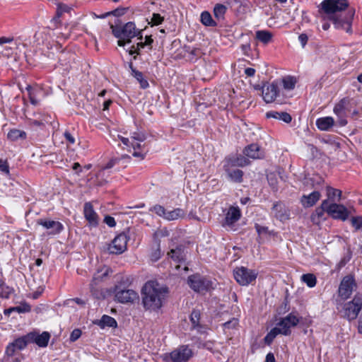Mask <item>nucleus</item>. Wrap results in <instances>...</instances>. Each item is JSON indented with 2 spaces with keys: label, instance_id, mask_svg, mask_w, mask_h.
<instances>
[{
  "label": "nucleus",
  "instance_id": "obj_1",
  "mask_svg": "<svg viewBox=\"0 0 362 362\" xmlns=\"http://www.w3.org/2000/svg\"><path fill=\"white\" fill-rule=\"evenodd\" d=\"M348 6L347 0H324L321 3L322 10L333 21L335 28L351 33L354 11H349L346 14L341 13Z\"/></svg>",
  "mask_w": 362,
  "mask_h": 362
},
{
  "label": "nucleus",
  "instance_id": "obj_12",
  "mask_svg": "<svg viewBox=\"0 0 362 362\" xmlns=\"http://www.w3.org/2000/svg\"><path fill=\"white\" fill-rule=\"evenodd\" d=\"M349 99L347 98H342L338 103H337L334 107V112L338 117L339 124L341 127L345 126L347 124L346 119V112L349 111L347 107L349 105Z\"/></svg>",
  "mask_w": 362,
  "mask_h": 362
},
{
  "label": "nucleus",
  "instance_id": "obj_38",
  "mask_svg": "<svg viewBox=\"0 0 362 362\" xmlns=\"http://www.w3.org/2000/svg\"><path fill=\"white\" fill-rule=\"evenodd\" d=\"M280 334L281 331H279V328H277L276 327H274L264 337V342L267 344L269 345L274 341L275 337Z\"/></svg>",
  "mask_w": 362,
  "mask_h": 362
},
{
  "label": "nucleus",
  "instance_id": "obj_51",
  "mask_svg": "<svg viewBox=\"0 0 362 362\" xmlns=\"http://www.w3.org/2000/svg\"><path fill=\"white\" fill-rule=\"evenodd\" d=\"M104 222L110 227H114L116 225L115 218L110 216H106L105 217Z\"/></svg>",
  "mask_w": 362,
  "mask_h": 362
},
{
  "label": "nucleus",
  "instance_id": "obj_36",
  "mask_svg": "<svg viewBox=\"0 0 362 362\" xmlns=\"http://www.w3.org/2000/svg\"><path fill=\"white\" fill-rule=\"evenodd\" d=\"M201 22L206 26H216V23L213 20L211 15L208 11H204L201 14Z\"/></svg>",
  "mask_w": 362,
  "mask_h": 362
},
{
  "label": "nucleus",
  "instance_id": "obj_60",
  "mask_svg": "<svg viewBox=\"0 0 362 362\" xmlns=\"http://www.w3.org/2000/svg\"><path fill=\"white\" fill-rule=\"evenodd\" d=\"M117 160V159H112V160H110L106 164V165L104 167V169H110V168H112L115 165Z\"/></svg>",
  "mask_w": 362,
  "mask_h": 362
},
{
  "label": "nucleus",
  "instance_id": "obj_19",
  "mask_svg": "<svg viewBox=\"0 0 362 362\" xmlns=\"http://www.w3.org/2000/svg\"><path fill=\"white\" fill-rule=\"evenodd\" d=\"M138 39L141 41L139 42L136 46L133 45L131 49L129 51L130 55H133L134 54H139L141 49L147 48L148 50L152 49L153 40L152 39L151 35H146L144 38V41H142V35H140Z\"/></svg>",
  "mask_w": 362,
  "mask_h": 362
},
{
  "label": "nucleus",
  "instance_id": "obj_27",
  "mask_svg": "<svg viewBox=\"0 0 362 362\" xmlns=\"http://www.w3.org/2000/svg\"><path fill=\"white\" fill-rule=\"evenodd\" d=\"M226 163L231 167H244L250 164L249 160L242 155L236 157H230L226 159Z\"/></svg>",
  "mask_w": 362,
  "mask_h": 362
},
{
  "label": "nucleus",
  "instance_id": "obj_59",
  "mask_svg": "<svg viewBox=\"0 0 362 362\" xmlns=\"http://www.w3.org/2000/svg\"><path fill=\"white\" fill-rule=\"evenodd\" d=\"M255 228L257 230V232L259 234L267 233V227L261 226L257 225V224L255 226Z\"/></svg>",
  "mask_w": 362,
  "mask_h": 362
},
{
  "label": "nucleus",
  "instance_id": "obj_42",
  "mask_svg": "<svg viewBox=\"0 0 362 362\" xmlns=\"http://www.w3.org/2000/svg\"><path fill=\"white\" fill-rule=\"evenodd\" d=\"M238 326V320L233 317L232 320L223 324V330L226 333L227 330L235 329Z\"/></svg>",
  "mask_w": 362,
  "mask_h": 362
},
{
  "label": "nucleus",
  "instance_id": "obj_10",
  "mask_svg": "<svg viewBox=\"0 0 362 362\" xmlns=\"http://www.w3.org/2000/svg\"><path fill=\"white\" fill-rule=\"evenodd\" d=\"M192 354L193 352L188 346L182 345L170 352L169 356L173 362H187Z\"/></svg>",
  "mask_w": 362,
  "mask_h": 362
},
{
  "label": "nucleus",
  "instance_id": "obj_14",
  "mask_svg": "<svg viewBox=\"0 0 362 362\" xmlns=\"http://www.w3.org/2000/svg\"><path fill=\"white\" fill-rule=\"evenodd\" d=\"M327 214L334 219L345 221L349 216L348 209L342 204H329Z\"/></svg>",
  "mask_w": 362,
  "mask_h": 362
},
{
  "label": "nucleus",
  "instance_id": "obj_2",
  "mask_svg": "<svg viewBox=\"0 0 362 362\" xmlns=\"http://www.w3.org/2000/svg\"><path fill=\"white\" fill-rule=\"evenodd\" d=\"M168 288L157 281H150L142 288V303L146 309L156 310L160 308Z\"/></svg>",
  "mask_w": 362,
  "mask_h": 362
},
{
  "label": "nucleus",
  "instance_id": "obj_64",
  "mask_svg": "<svg viewBox=\"0 0 362 362\" xmlns=\"http://www.w3.org/2000/svg\"><path fill=\"white\" fill-rule=\"evenodd\" d=\"M126 43H128L127 38H119V40L117 41V45L119 47L124 46Z\"/></svg>",
  "mask_w": 362,
  "mask_h": 362
},
{
  "label": "nucleus",
  "instance_id": "obj_15",
  "mask_svg": "<svg viewBox=\"0 0 362 362\" xmlns=\"http://www.w3.org/2000/svg\"><path fill=\"white\" fill-rule=\"evenodd\" d=\"M27 338L30 344L35 343L40 347H46L50 339V334L47 332H43L41 334L31 332L27 334Z\"/></svg>",
  "mask_w": 362,
  "mask_h": 362
},
{
  "label": "nucleus",
  "instance_id": "obj_23",
  "mask_svg": "<svg viewBox=\"0 0 362 362\" xmlns=\"http://www.w3.org/2000/svg\"><path fill=\"white\" fill-rule=\"evenodd\" d=\"M240 216L241 213L239 208L230 206L226 215L225 224L232 226L240 218Z\"/></svg>",
  "mask_w": 362,
  "mask_h": 362
},
{
  "label": "nucleus",
  "instance_id": "obj_24",
  "mask_svg": "<svg viewBox=\"0 0 362 362\" xmlns=\"http://www.w3.org/2000/svg\"><path fill=\"white\" fill-rule=\"evenodd\" d=\"M83 213L86 219L93 226H96L98 223V217L97 214L93 210L92 204L87 202L84 204Z\"/></svg>",
  "mask_w": 362,
  "mask_h": 362
},
{
  "label": "nucleus",
  "instance_id": "obj_4",
  "mask_svg": "<svg viewBox=\"0 0 362 362\" xmlns=\"http://www.w3.org/2000/svg\"><path fill=\"white\" fill-rule=\"evenodd\" d=\"M187 284L194 291L197 293L208 292L213 288V282L199 274L189 276Z\"/></svg>",
  "mask_w": 362,
  "mask_h": 362
},
{
  "label": "nucleus",
  "instance_id": "obj_26",
  "mask_svg": "<svg viewBox=\"0 0 362 362\" xmlns=\"http://www.w3.org/2000/svg\"><path fill=\"white\" fill-rule=\"evenodd\" d=\"M230 165H228V164H224V170L227 173V175L229 179L234 182H243V172L239 169L230 170Z\"/></svg>",
  "mask_w": 362,
  "mask_h": 362
},
{
  "label": "nucleus",
  "instance_id": "obj_46",
  "mask_svg": "<svg viewBox=\"0 0 362 362\" xmlns=\"http://www.w3.org/2000/svg\"><path fill=\"white\" fill-rule=\"evenodd\" d=\"M163 21V17L159 13H153L151 18V21L148 23L151 25H158Z\"/></svg>",
  "mask_w": 362,
  "mask_h": 362
},
{
  "label": "nucleus",
  "instance_id": "obj_20",
  "mask_svg": "<svg viewBox=\"0 0 362 362\" xmlns=\"http://www.w3.org/2000/svg\"><path fill=\"white\" fill-rule=\"evenodd\" d=\"M130 139L131 146L135 150V151L133 153V156L134 157H138L140 158L141 159H144L145 153H143L141 152H137L136 151V149L141 148V142L144 141L146 139V136L142 133L134 132Z\"/></svg>",
  "mask_w": 362,
  "mask_h": 362
},
{
  "label": "nucleus",
  "instance_id": "obj_28",
  "mask_svg": "<svg viewBox=\"0 0 362 362\" xmlns=\"http://www.w3.org/2000/svg\"><path fill=\"white\" fill-rule=\"evenodd\" d=\"M94 324L98 325L102 329H104L105 327L115 328L117 326L115 318L107 315H103L100 320L94 321Z\"/></svg>",
  "mask_w": 362,
  "mask_h": 362
},
{
  "label": "nucleus",
  "instance_id": "obj_13",
  "mask_svg": "<svg viewBox=\"0 0 362 362\" xmlns=\"http://www.w3.org/2000/svg\"><path fill=\"white\" fill-rule=\"evenodd\" d=\"M298 322L299 319L293 313H290L277 324L276 327L281 331V334L287 336L291 334L290 328L296 326Z\"/></svg>",
  "mask_w": 362,
  "mask_h": 362
},
{
  "label": "nucleus",
  "instance_id": "obj_17",
  "mask_svg": "<svg viewBox=\"0 0 362 362\" xmlns=\"http://www.w3.org/2000/svg\"><path fill=\"white\" fill-rule=\"evenodd\" d=\"M28 344L30 341H28L27 334L19 337L7 346L6 354L11 356L16 351L23 350Z\"/></svg>",
  "mask_w": 362,
  "mask_h": 362
},
{
  "label": "nucleus",
  "instance_id": "obj_25",
  "mask_svg": "<svg viewBox=\"0 0 362 362\" xmlns=\"http://www.w3.org/2000/svg\"><path fill=\"white\" fill-rule=\"evenodd\" d=\"M321 194L318 191H314L308 195H303L300 202L304 207H311L314 206L320 199Z\"/></svg>",
  "mask_w": 362,
  "mask_h": 362
},
{
  "label": "nucleus",
  "instance_id": "obj_50",
  "mask_svg": "<svg viewBox=\"0 0 362 362\" xmlns=\"http://www.w3.org/2000/svg\"><path fill=\"white\" fill-rule=\"evenodd\" d=\"M267 180L270 186L272 187L274 189H276L277 180L275 177L274 175H270L267 176Z\"/></svg>",
  "mask_w": 362,
  "mask_h": 362
},
{
  "label": "nucleus",
  "instance_id": "obj_47",
  "mask_svg": "<svg viewBox=\"0 0 362 362\" xmlns=\"http://www.w3.org/2000/svg\"><path fill=\"white\" fill-rule=\"evenodd\" d=\"M74 57V54L72 53H69V52H63L61 54L60 57H59V62H61L62 65V66H66L67 64L69 62H66L67 59H72Z\"/></svg>",
  "mask_w": 362,
  "mask_h": 362
},
{
  "label": "nucleus",
  "instance_id": "obj_6",
  "mask_svg": "<svg viewBox=\"0 0 362 362\" xmlns=\"http://www.w3.org/2000/svg\"><path fill=\"white\" fill-rule=\"evenodd\" d=\"M255 270L245 267H238L233 271V276L236 281L241 286H248L255 281L257 277Z\"/></svg>",
  "mask_w": 362,
  "mask_h": 362
},
{
  "label": "nucleus",
  "instance_id": "obj_49",
  "mask_svg": "<svg viewBox=\"0 0 362 362\" xmlns=\"http://www.w3.org/2000/svg\"><path fill=\"white\" fill-rule=\"evenodd\" d=\"M0 170L6 174L9 173V168L6 160L0 159Z\"/></svg>",
  "mask_w": 362,
  "mask_h": 362
},
{
  "label": "nucleus",
  "instance_id": "obj_40",
  "mask_svg": "<svg viewBox=\"0 0 362 362\" xmlns=\"http://www.w3.org/2000/svg\"><path fill=\"white\" fill-rule=\"evenodd\" d=\"M226 10L227 8L226 6L223 4H216L214 8V14L216 18L221 19L223 18Z\"/></svg>",
  "mask_w": 362,
  "mask_h": 362
},
{
  "label": "nucleus",
  "instance_id": "obj_18",
  "mask_svg": "<svg viewBox=\"0 0 362 362\" xmlns=\"http://www.w3.org/2000/svg\"><path fill=\"white\" fill-rule=\"evenodd\" d=\"M37 224L48 230V233L50 235L58 234L64 228L63 225L60 222L50 219H39L37 220Z\"/></svg>",
  "mask_w": 362,
  "mask_h": 362
},
{
  "label": "nucleus",
  "instance_id": "obj_30",
  "mask_svg": "<svg viewBox=\"0 0 362 362\" xmlns=\"http://www.w3.org/2000/svg\"><path fill=\"white\" fill-rule=\"evenodd\" d=\"M266 116L267 118H274L282 120L286 123H290L292 119L290 114L286 112L269 111L266 113Z\"/></svg>",
  "mask_w": 362,
  "mask_h": 362
},
{
  "label": "nucleus",
  "instance_id": "obj_41",
  "mask_svg": "<svg viewBox=\"0 0 362 362\" xmlns=\"http://www.w3.org/2000/svg\"><path fill=\"white\" fill-rule=\"evenodd\" d=\"M12 288L4 284L0 281V297L4 298H8L12 293Z\"/></svg>",
  "mask_w": 362,
  "mask_h": 362
},
{
  "label": "nucleus",
  "instance_id": "obj_62",
  "mask_svg": "<svg viewBox=\"0 0 362 362\" xmlns=\"http://www.w3.org/2000/svg\"><path fill=\"white\" fill-rule=\"evenodd\" d=\"M265 362H275V358L272 353H269L267 355Z\"/></svg>",
  "mask_w": 362,
  "mask_h": 362
},
{
  "label": "nucleus",
  "instance_id": "obj_3",
  "mask_svg": "<svg viewBox=\"0 0 362 362\" xmlns=\"http://www.w3.org/2000/svg\"><path fill=\"white\" fill-rule=\"evenodd\" d=\"M361 310H362V294L357 293L352 300L343 305L342 316L349 321H352L356 319Z\"/></svg>",
  "mask_w": 362,
  "mask_h": 362
},
{
  "label": "nucleus",
  "instance_id": "obj_5",
  "mask_svg": "<svg viewBox=\"0 0 362 362\" xmlns=\"http://www.w3.org/2000/svg\"><path fill=\"white\" fill-rule=\"evenodd\" d=\"M110 28L115 37L117 38H127V42H131V38L141 34V31L136 28V25L133 22H128L123 26L111 25Z\"/></svg>",
  "mask_w": 362,
  "mask_h": 362
},
{
  "label": "nucleus",
  "instance_id": "obj_11",
  "mask_svg": "<svg viewBox=\"0 0 362 362\" xmlns=\"http://www.w3.org/2000/svg\"><path fill=\"white\" fill-rule=\"evenodd\" d=\"M115 298L121 303H133L139 298L136 292L132 289H122L119 286L115 288Z\"/></svg>",
  "mask_w": 362,
  "mask_h": 362
},
{
  "label": "nucleus",
  "instance_id": "obj_33",
  "mask_svg": "<svg viewBox=\"0 0 362 362\" xmlns=\"http://www.w3.org/2000/svg\"><path fill=\"white\" fill-rule=\"evenodd\" d=\"M26 136L27 134L25 132L17 129H11L7 134L8 139L11 141H17L18 139H25Z\"/></svg>",
  "mask_w": 362,
  "mask_h": 362
},
{
  "label": "nucleus",
  "instance_id": "obj_54",
  "mask_svg": "<svg viewBox=\"0 0 362 362\" xmlns=\"http://www.w3.org/2000/svg\"><path fill=\"white\" fill-rule=\"evenodd\" d=\"M64 136L66 139V140L70 144H74L75 143V139L74 137L72 136V134L66 131L64 133Z\"/></svg>",
  "mask_w": 362,
  "mask_h": 362
},
{
  "label": "nucleus",
  "instance_id": "obj_52",
  "mask_svg": "<svg viewBox=\"0 0 362 362\" xmlns=\"http://www.w3.org/2000/svg\"><path fill=\"white\" fill-rule=\"evenodd\" d=\"M202 347L211 351L214 352V342L211 341H207L203 343Z\"/></svg>",
  "mask_w": 362,
  "mask_h": 362
},
{
  "label": "nucleus",
  "instance_id": "obj_32",
  "mask_svg": "<svg viewBox=\"0 0 362 362\" xmlns=\"http://www.w3.org/2000/svg\"><path fill=\"white\" fill-rule=\"evenodd\" d=\"M31 310V307L26 303H22L18 306L10 308L4 310L6 315H9L12 312H17L18 313H28Z\"/></svg>",
  "mask_w": 362,
  "mask_h": 362
},
{
  "label": "nucleus",
  "instance_id": "obj_35",
  "mask_svg": "<svg viewBox=\"0 0 362 362\" xmlns=\"http://www.w3.org/2000/svg\"><path fill=\"white\" fill-rule=\"evenodd\" d=\"M283 87L285 90H291L294 89L297 83L296 78L293 76H287L281 79Z\"/></svg>",
  "mask_w": 362,
  "mask_h": 362
},
{
  "label": "nucleus",
  "instance_id": "obj_34",
  "mask_svg": "<svg viewBox=\"0 0 362 362\" xmlns=\"http://www.w3.org/2000/svg\"><path fill=\"white\" fill-rule=\"evenodd\" d=\"M327 200L331 202L339 201L341 197V191L332 187H327Z\"/></svg>",
  "mask_w": 362,
  "mask_h": 362
},
{
  "label": "nucleus",
  "instance_id": "obj_56",
  "mask_svg": "<svg viewBox=\"0 0 362 362\" xmlns=\"http://www.w3.org/2000/svg\"><path fill=\"white\" fill-rule=\"evenodd\" d=\"M160 257V250L158 248L155 252H153L151 255V259L152 261H157Z\"/></svg>",
  "mask_w": 362,
  "mask_h": 362
},
{
  "label": "nucleus",
  "instance_id": "obj_58",
  "mask_svg": "<svg viewBox=\"0 0 362 362\" xmlns=\"http://www.w3.org/2000/svg\"><path fill=\"white\" fill-rule=\"evenodd\" d=\"M245 74L247 76H250V77H252L255 75V69H253V68H250V67H248V68H246L245 69Z\"/></svg>",
  "mask_w": 362,
  "mask_h": 362
},
{
  "label": "nucleus",
  "instance_id": "obj_9",
  "mask_svg": "<svg viewBox=\"0 0 362 362\" xmlns=\"http://www.w3.org/2000/svg\"><path fill=\"white\" fill-rule=\"evenodd\" d=\"M128 240L129 238L124 233L117 235L108 247L110 253L115 255L123 253L127 250Z\"/></svg>",
  "mask_w": 362,
  "mask_h": 362
},
{
  "label": "nucleus",
  "instance_id": "obj_45",
  "mask_svg": "<svg viewBox=\"0 0 362 362\" xmlns=\"http://www.w3.org/2000/svg\"><path fill=\"white\" fill-rule=\"evenodd\" d=\"M351 223L356 230H362V216H354L351 218Z\"/></svg>",
  "mask_w": 362,
  "mask_h": 362
},
{
  "label": "nucleus",
  "instance_id": "obj_8",
  "mask_svg": "<svg viewBox=\"0 0 362 362\" xmlns=\"http://www.w3.org/2000/svg\"><path fill=\"white\" fill-rule=\"evenodd\" d=\"M357 285L354 276H346L343 278L339 287V295L343 299H348L353 291L356 289Z\"/></svg>",
  "mask_w": 362,
  "mask_h": 362
},
{
  "label": "nucleus",
  "instance_id": "obj_39",
  "mask_svg": "<svg viewBox=\"0 0 362 362\" xmlns=\"http://www.w3.org/2000/svg\"><path fill=\"white\" fill-rule=\"evenodd\" d=\"M133 76L139 82L140 86L142 88H146L148 86V83L147 80H146L143 74L137 70H133Z\"/></svg>",
  "mask_w": 362,
  "mask_h": 362
},
{
  "label": "nucleus",
  "instance_id": "obj_63",
  "mask_svg": "<svg viewBox=\"0 0 362 362\" xmlns=\"http://www.w3.org/2000/svg\"><path fill=\"white\" fill-rule=\"evenodd\" d=\"M68 11V6L66 5H61L58 8V14H61L62 12Z\"/></svg>",
  "mask_w": 362,
  "mask_h": 362
},
{
  "label": "nucleus",
  "instance_id": "obj_48",
  "mask_svg": "<svg viewBox=\"0 0 362 362\" xmlns=\"http://www.w3.org/2000/svg\"><path fill=\"white\" fill-rule=\"evenodd\" d=\"M81 336V331L79 329H74L70 335V341H76Z\"/></svg>",
  "mask_w": 362,
  "mask_h": 362
},
{
  "label": "nucleus",
  "instance_id": "obj_55",
  "mask_svg": "<svg viewBox=\"0 0 362 362\" xmlns=\"http://www.w3.org/2000/svg\"><path fill=\"white\" fill-rule=\"evenodd\" d=\"M199 314L197 312L194 311L191 315V321L194 326H196L199 323Z\"/></svg>",
  "mask_w": 362,
  "mask_h": 362
},
{
  "label": "nucleus",
  "instance_id": "obj_31",
  "mask_svg": "<svg viewBox=\"0 0 362 362\" xmlns=\"http://www.w3.org/2000/svg\"><path fill=\"white\" fill-rule=\"evenodd\" d=\"M272 37V33L268 30H257L255 33L256 39L264 45H267L271 42Z\"/></svg>",
  "mask_w": 362,
  "mask_h": 362
},
{
  "label": "nucleus",
  "instance_id": "obj_44",
  "mask_svg": "<svg viewBox=\"0 0 362 362\" xmlns=\"http://www.w3.org/2000/svg\"><path fill=\"white\" fill-rule=\"evenodd\" d=\"M329 206V203L327 199H325L322 201L321 206L315 209V214L318 217H322L324 216L325 212L327 213V209Z\"/></svg>",
  "mask_w": 362,
  "mask_h": 362
},
{
  "label": "nucleus",
  "instance_id": "obj_16",
  "mask_svg": "<svg viewBox=\"0 0 362 362\" xmlns=\"http://www.w3.org/2000/svg\"><path fill=\"white\" fill-rule=\"evenodd\" d=\"M279 95V88L276 83H267L262 87V97L267 103L273 102Z\"/></svg>",
  "mask_w": 362,
  "mask_h": 362
},
{
  "label": "nucleus",
  "instance_id": "obj_7",
  "mask_svg": "<svg viewBox=\"0 0 362 362\" xmlns=\"http://www.w3.org/2000/svg\"><path fill=\"white\" fill-rule=\"evenodd\" d=\"M151 211L154 212L158 216L167 221H175L180 218H182L185 215V212L183 209L177 208L171 211H168L164 206L156 204L150 209Z\"/></svg>",
  "mask_w": 362,
  "mask_h": 362
},
{
  "label": "nucleus",
  "instance_id": "obj_61",
  "mask_svg": "<svg viewBox=\"0 0 362 362\" xmlns=\"http://www.w3.org/2000/svg\"><path fill=\"white\" fill-rule=\"evenodd\" d=\"M11 42H13V38L6 37H0V45L4 43H10Z\"/></svg>",
  "mask_w": 362,
  "mask_h": 362
},
{
  "label": "nucleus",
  "instance_id": "obj_53",
  "mask_svg": "<svg viewBox=\"0 0 362 362\" xmlns=\"http://www.w3.org/2000/svg\"><path fill=\"white\" fill-rule=\"evenodd\" d=\"M110 272H112L110 268H108V267L105 268V271L102 274V275L101 276L95 275L93 276V279L92 281L94 282L95 281L98 280L99 278L100 279H102L103 277H105V276H108Z\"/></svg>",
  "mask_w": 362,
  "mask_h": 362
},
{
  "label": "nucleus",
  "instance_id": "obj_29",
  "mask_svg": "<svg viewBox=\"0 0 362 362\" xmlns=\"http://www.w3.org/2000/svg\"><path fill=\"white\" fill-rule=\"evenodd\" d=\"M334 120L332 117L318 118L316 120V126L321 131H328L333 127Z\"/></svg>",
  "mask_w": 362,
  "mask_h": 362
},
{
  "label": "nucleus",
  "instance_id": "obj_22",
  "mask_svg": "<svg viewBox=\"0 0 362 362\" xmlns=\"http://www.w3.org/2000/svg\"><path fill=\"white\" fill-rule=\"evenodd\" d=\"M272 214L274 216L281 221H284L288 219L289 213L286 209L284 204L281 202H276L273 205Z\"/></svg>",
  "mask_w": 362,
  "mask_h": 362
},
{
  "label": "nucleus",
  "instance_id": "obj_37",
  "mask_svg": "<svg viewBox=\"0 0 362 362\" xmlns=\"http://www.w3.org/2000/svg\"><path fill=\"white\" fill-rule=\"evenodd\" d=\"M301 280L303 283L306 284V285L313 288L316 285L317 279L315 276L313 274H305L301 276Z\"/></svg>",
  "mask_w": 362,
  "mask_h": 362
},
{
  "label": "nucleus",
  "instance_id": "obj_57",
  "mask_svg": "<svg viewBox=\"0 0 362 362\" xmlns=\"http://www.w3.org/2000/svg\"><path fill=\"white\" fill-rule=\"evenodd\" d=\"M298 40H299L300 42L301 43L302 47H304L308 42V37L306 34L302 33L299 35Z\"/></svg>",
  "mask_w": 362,
  "mask_h": 362
},
{
  "label": "nucleus",
  "instance_id": "obj_43",
  "mask_svg": "<svg viewBox=\"0 0 362 362\" xmlns=\"http://www.w3.org/2000/svg\"><path fill=\"white\" fill-rule=\"evenodd\" d=\"M182 249L180 247H177L175 249H171L168 252V255L175 261L180 262L182 259Z\"/></svg>",
  "mask_w": 362,
  "mask_h": 362
},
{
  "label": "nucleus",
  "instance_id": "obj_21",
  "mask_svg": "<svg viewBox=\"0 0 362 362\" xmlns=\"http://www.w3.org/2000/svg\"><path fill=\"white\" fill-rule=\"evenodd\" d=\"M243 153L252 159H261L264 156L263 150L257 144H251L245 146Z\"/></svg>",
  "mask_w": 362,
  "mask_h": 362
}]
</instances>
